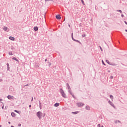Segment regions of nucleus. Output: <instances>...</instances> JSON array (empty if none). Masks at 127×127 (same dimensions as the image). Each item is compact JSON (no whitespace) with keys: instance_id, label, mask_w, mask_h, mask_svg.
<instances>
[{"instance_id":"nucleus-33","label":"nucleus","mask_w":127,"mask_h":127,"mask_svg":"<svg viewBox=\"0 0 127 127\" xmlns=\"http://www.w3.org/2000/svg\"><path fill=\"white\" fill-rule=\"evenodd\" d=\"M98 127H101V124H98Z\"/></svg>"},{"instance_id":"nucleus-32","label":"nucleus","mask_w":127,"mask_h":127,"mask_svg":"<svg viewBox=\"0 0 127 127\" xmlns=\"http://www.w3.org/2000/svg\"><path fill=\"white\" fill-rule=\"evenodd\" d=\"M110 78H111V79H114V76H111L110 77Z\"/></svg>"},{"instance_id":"nucleus-28","label":"nucleus","mask_w":127,"mask_h":127,"mask_svg":"<svg viewBox=\"0 0 127 127\" xmlns=\"http://www.w3.org/2000/svg\"><path fill=\"white\" fill-rule=\"evenodd\" d=\"M81 1L82 2V3H83V4H84V0H81Z\"/></svg>"},{"instance_id":"nucleus-43","label":"nucleus","mask_w":127,"mask_h":127,"mask_svg":"<svg viewBox=\"0 0 127 127\" xmlns=\"http://www.w3.org/2000/svg\"><path fill=\"white\" fill-rule=\"evenodd\" d=\"M45 62H46V61H47V59H46V60H45Z\"/></svg>"},{"instance_id":"nucleus-20","label":"nucleus","mask_w":127,"mask_h":127,"mask_svg":"<svg viewBox=\"0 0 127 127\" xmlns=\"http://www.w3.org/2000/svg\"><path fill=\"white\" fill-rule=\"evenodd\" d=\"M71 38L72 40H73L74 41V40H75V39H74V37H73V33H71Z\"/></svg>"},{"instance_id":"nucleus-21","label":"nucleus","mask_w":127,"mask_h":127,"mask_svg":"<svg viewBox=\"0 0 127 127\" xmlns=\"http://www.w3.org/2000/svg\"><path fill=\"white\" fill-rule=\"evenodd\" d=\"M117 11L120 12V13H123V11H122V10H117Z\"/></svg>"},{"instance_id":"nucleus-48","label":"nucleus","mask_w":127,"mask_h":127,"mask_svg":"<svg viewBox=\"0 0 127 127\" xmlns=\"http://www.w3.org/2000/svg\"><path fill=\"white\" fill-rule=\"evenodd\" d=\"M68 26L70 27V24H68Z\"/></svg>"},{"instance_id":"nucleus-3","label":"nucleus","mask_w":127,"mask_h":127,"mask_svg":"<svg viewBox=\"0 0 127 127\" xmlns=\"http://www.w3.org/2000/svg\"><path fill=\"white\" fill-rule=\"evenodd\" d=\"M37 116L39 118V120L42 118V112L39 111L37 113Z\"/></svg>"},{"instance_id":"nucleus-10","label":"nucleus","mask_w":127,"mask_h":127,"mask_svg":"<svg viewBox=\"0 0 127 127\" xmlns=\"http://www.w3.org/2000/svg\"><path fill=\"white\" fill-rule=\"evenodd\" d=\"M34 30L35 31H38V27H37V26L34 27Z\"/></svg>"},{"instance_id":"nucleus-19","label":"nucleus","mask_w":127,"mask_h":127,"mask_svg":"<svg viewBox=\"0 0 127 127\" xmlns=\"http://www.w3.org/2000/svg\"><path fill=\"white\" fill-rule=\"evenodd\" d=\"M110 65H112V66H116V64L115 63H110Z\"/></svg>"},{"instance_id":"nucleus-41","label":"nucleus","mask_w":127,"mask_h":127,"mask_svg":"<svg viewBox=\"0 0 127 127\" xmlns=\"http://www.w3.org/2000/svg\"><path fill=\"white\" fill-rule=\"evenodd\" d=\"M2 79H0V82H2Z\"/></svg>"},{"instance_id":"nucleus-6","label":"nucleus","mask_w":127,"mask_h":127,"mask_svg":"<svg viewBox=\"0 0 127 127\" xmlns=\"http://www.w3.org/2000/svg\"><path fill=\"white\" fill-rule=\"evenodd\" d=\"M56 18H57V19L60 20V19L61 18V16L60 14H58L56 16Z\"/></svg>"},{"instance_id":"nucleus-51","label":"nucleus","mask_w":127,"mask_h":127,"mask_svg":"<svg viewBox=\"0 0 127 127\" xmlns=\"http://www.w3.org/2000/svg\"><path fill=\"white\" fill-rule=\"evenodd\" d=\"M64 20H65V18L64 19Z\"/></svg>"},{"instance_id":"nucleus-11","label":"nucleus","mask_w":127,"mask_h":127,"mask_svg":"<svg viewBox=\"0 0 127 127\" xmlns=\"http://www.w3.org/2000/svg\"><path fill=\"white\" fill-rule=\"evenodd\" d=\"M54 107H56V108H57V107H59V103H56L54 104Z\"/></svg>"},{"instance_id":"nucleus-18","label":"nucleus","mask_w":127,"mask_h":127,"mask_svg":"<svg viewBox=\"0 0 127 127\" xmlns=\"http://www.w3.org/2000/svg\"><path fill=\"white\" fill-rule=\"evenodd\" d=\"M106 62H107V63H108V64H109V65H110L111 63H110V62L109 61V60H106Z\"/></svg>"},{"instance_id":"nucleus-22","label":"nucleus","mask_w":127,"mask_h":127,"mask_svg":"<svg viewBox=\"0 0 127 127\" xmlns=\"http://www.w3.org/2000/svg\"><path fill=\"white\" fill-rule=\"evenodd\" d=\"M110 98L111 99V100H113V99H114V96H113L112 95H110Z\"/></svg>"},{"instance_id":"nucleus-5","label":"nucleus","mask_w":127,"mask_h":127,"mask_svg":"<svg viewBox=\"0 0 127 127\" xmlns=\"http://www.w3.org/2000/svg\"><path fill=\"white\" fill-rule=\"evenodd\" d=\"M109 104H110V105H111V106H112V107H113V108H115V105H114V103H113V102H112V101H108Z\"/></svg>"},{"instance_id":"nucleus-15","label":"nucleus","mask_w":127,"mask_h":127,"mask_svg":"<svg viewBox=\"0 0 127 127\" xmlns=\"http://www.w3.org/2000/svg\"><path fill=\"white\" fill-rule=\"evenodd\" d=\"M86 110H87L88 111L90 110V106H86Z\"/></svg>"},{"instance_id":"nucleus-29","label":"nucleus","mask_w":127,"mask_h":127,"mask_svg":"<svg viewBox=\"0 0 127 127\" xmlns=\"http://www.w3.org/2000/svg\"><path fill=\"white\" fill-rule=\"evenodd\" d=\"M86 36V35L85 34H83L82 35V37H85Z\"/></svg>"},{"instance_id":"nucleus-23","label":"nucleus","mask_w":127,"mask_h":127,"mask_svg":"<svg viewBox=\"0 0 127 127\" xmlns=\"http://www.w3.org/2000/svg\"><path fill=\"white\" fill-rule=\"evenodd\" d=\"M8 54H9V55H13L12 52H9Z\"/></svg>"},{"instance_id":"nucleus-12","label":"nucleus","mask_w":127,"mask_h":127,"mask_svg":"<svg viewBox=\"0 0 127 127\" xmlns=\"http://www.w3.org/2000/svg\"><path fill=\"white\" fill-rule=\"evenodd\" d=\"M11 116L13 117L14 118V117H15V113H14V112H12L11 113Z\"/></svg>"},{"instance_id":"nucleus-36","label":"nucleus","mask_w":127,"mask_h":127,"mask_svg":"<svg viewBox=\"0 0 127 127\" xmlns=\"http://www.w3.org/2000/svg\"><path fill=\"white\" fill-rule=\"evenodd\" d=\"M26 86H29L28 84H27L26 85H24V87H26Z\"/></svg>"},{"instance_id":"nucleus-13","label":"nucleus","mask_w":127,"mask_h":127,"mask_svg":"<svg viewBox=\"0 0 127 127\" xmlns=\"http://www.w3.org/2000/svg\"><path fill=\"white\" fill-rule=\"evenodd\" d=\"M12 60H15V61H17V62H19L18 60L17 59H16V58H15V57L12 58Z\"/></svg>"},{"instance_id":"nucleus-27","label":"nucleus","mask_w":127,"mask_h":127,"mask_svg":"<svg viewBox=\"0 0 127 127\" xmlns=\"http://www.w3.org/2000/svg\"><path fill=\"white\" fill-rule=\"evenodd\" d=\"M45 0V1H52L53 0Z\"/></svg>"},{"instance_id":"nucleus-8","label":"nucleus","mask_w":127,"mask_h":127,"mask_svg":"<svg viewBox=\"0 0 127 127\" xmlns=\"http://www.w3.org/2000/svg\"><path fill=\"white\" fill-rule=\"evenodd\" d=\"M7 29H8V30H9V29L7 27L4 26V27H3V30L4 31H6V30H7Z\"/></svg>"},{"instance_id":"nucleus-7","label":"nucleus","mask_w":127,"mask_h":127,"mask_svg":"<svg viewBox=\"0 0 127 127\" xmlns=\"http://www.w3.org/2000/svg\"><path fill=\"white\" fill-rule=\"evenodd\" d=\"M9 39H10V40H12V41H14V40L15 39V38H14V37H13L10 36L9 37Z\"/></svg>"},{"instance_id":"nucleus-2","label":"nucleus","mask_w":127,"mask_h":127,"mask_svg":"<svg viewBox=\"0 0 127 127\" xmlns=\"http://www.w3.org/2000/svg\"><path fill=\"white\" fill-rule=\"evenodd\" d=\"M60 92L61 94L62 97H63V98H64V99H66L67 96L66 95V94H65L64 90H63L62 88L60 89Z\"/></svg>"},{"instance_id":"nucleus-24","label":"nucleus","mask_w":127,"mask_h":127,"mask_svg":"<svg viewBox=\"0 0 127 127\" xmlns=\"http://www.w3.org/2000/svg\"><path fill=\"white\" fill-rule=\"evenodd\" d=\"M116 124H117V123H121V121H120V120H116L115 122Z\"/></svg>"},{"instance_id":"nucleus-45","label":"nucleus","mask_w":127,"mask_h":127,"mask_svg":"<svg viewBox=\"0 0 127 127\" xmlns=\"http://www.w3.org/2000/svg\"><path fill=\"white\" fill-rule=\"evenodd\" d=\"M8 124H9V125H10V122H8Z\"/></svg>"},{"instance_id":"nucleus-1","label":"nucleus","mask_w":127,"mask_h":127,"mask_svg":"<svg viewBox=\"0 0 127 127\" xmlns=\"http://www.w3.org/2000/svg\"><path fill=\"white\" fill-rule=\"evenodd\" d=\"M66 87H67V89L68 90V93L73 97L74 99H76V97L74 96V94H73V92L71 91V87H70V85H69V83H66Z\"/></svg>"},{"instance_id":"nucleus-31","label":"nucleus","mask_w":127,"mask_h":127,"mask_svg":"<svg viewBox=\"0 0 127 127\" xmlns=\"http://www.w3.org/2000/svg\"><path fill=\"white\" fill-rule=\"evenodd\" d=\"M21 124H18V127H21Z\"/></svg>"},{"instance_id":"nucleus-39","label":"nucleus","mask_w":127,"mask_h":127,"mask_svg":"<svg viewBox=\"0 0 127 127\" xmlns=\"http://www.w3.org/2000/svg\"><path fill=\"white\" fill-rule=\"evenodd\" d=\"M32 101H33V97L32 98L31 102H32Z\"/></svg>"},{"instance_id":"nucleus-44","label":"nucleus","mask_w":127,"mask_h":127,"mask_svg":"<svg viewBox=\"0 0 127 127\" xmlns=\"http://www.w3.org/2000/svg\"><path fill=\"white\" fill-rule=\"evenodd\" d=\"M125 31H126V32H127V29H126V30H125Z\"/></svg>"},{"instance_id":"nucleus-4","label":"nucleus","mask_w":127,"mask_h":127,"mask_svg":"<svg viewBox=\"0 0 127 127\" xmlns=\"http://www.w3.org/2000/svg\"><path fill=\"white\" fill-rule=\"evenodd\" d=\"M84 103H77V106H78V107H83L84 106Z\"/></svg>"},{"instance_id":"nucleus-16","label":"nucleus","mask_w":127,"mask_h":127,"mask_svg":"<svg viewBox=\"0 0 127 127\" xmlns=\"http://www.w3.org/2000/svg\"><path fill=\"white\" fill-rule=\"evenodd\" d=\"M7 66V70L8 71L10 69V67H9V64L8 63H7L6 64Z\"/></svg>"},{"instance_id":"nucleus-40","label":"nucleus","mask_w":127,"mask_h":127,"mask_svg":"<svg viewBox=\"0 0 127 127\" xmlns=\"http://www.w3.org/2000/svg\"><path fill=\"white\" fill-rule=\"evenodd\" d=\"M40 109H41V105H39Z\"/></svg>"},{"instance_id":"nucleus-46","label":"nucleus","mask_w":127,"mask_h":127,"mask_svg":"<svg viewBox=\"0 0 127 127\" xmlns=\"http://www.w3.org/2000/svg\"><path fill=\"white\" fill-rule=\"evenodd\" d=\"M11 127H14V126H11Z\"/></svg>"},{"instance_id":"nucleus-26","label":"nucleus","mask_w":127,"mask_h":127,"mask_svg":"<svg viewBox=\"0 0 127 127\" xmlns=\"http://www.w3.org/2000/svg\"><path fill=\"white\" fill-rule=\"evenodd\" d=\"M14 112L15 113H17V114H19V111H17V110H14Z\"/></svg>"},{"instance_id":"nucleus-42","label":"nucleus","mask_w":127,"mask_h":127,"mask_svg":"<svg viewBox=\"0 0 127 127\" xmlns=\"http://www.w3.org/2000/svg\"><path fill=\"white\" fill-rule=\"evenodd\" d=\"M1 101H2V99H0V102Z\"/></svg>"},{"instance_id":"nucleus-17","label":"nucleus","mask_w":127,"mask_h":127,"mask_svg":"<svg viewBox=\"0 0 127 127\" xmlns=\"http://www.w3.org/2000/svg\"><path fill=\"white\" fill-rule=\"evenodd\" d=\"M74 41H75V42H78V43H80V44H81V42L79 41V40L75 39L74 40Z\"/></svg>"},{"instance_id":"nucleus-37","label":"nucleus","mask_w":127,"mask_h":127,"mask_svg":"<svg viewBox=\"0 0 127 127\" xmlns=\"http://www.w3.org/2000/svg\"><path fill=\"white\" fill-rule=\"evenodd\" d=\"M39 105H41V103L40 102V101H39Z\"/></svg>"},{"instance_id":"nucleus-47","label":"nucleus","mask_w":127,"mask_h":127,"mask_svg":"<svg viewBox=\"0 0 127 127\" xmlns=\"http://www.w3.org/2000/svg\"><path fill=\"white\" fill-rule=\"evenodd\" d=\"M3 108H4V107H3V106L2 107V109H3Z\"/></svg>"},{"instance_id":"nucleus-38","label":"nucleus","mask_w":127,"mask_h":127,"mask_svg":"<svg viewBox=\"0 0 127 127\" xmlns=\"http://www.w3.org/2000/svg\"><path fill=\"white\" fill-rule=\"evenodd\" d=\"M29 108L30 109V108H31V105H29Z\"/></svg>"},{"instance_id":"nucleus-14","label":"nucleus","mask_w":127,"mask_h":127,"mask_svg":"<svg viewBox=\"0 0 127 127\" xmlns=\"http://www.w3.org/2000/svg\"><path fill=\"white\" fill-rule=\"evenodd\" d=\"M79 113V111H76V112H71V114H74V115H77V114Z\"/></svg>"},{"instance_id":"nucleus-50","label":"nucleus","mask_w":127,"mask_h":127,"mask_svg":"<svg viewBox=\"0 0 127 127\" xmlns=\"http://www.w3.org/2000/svg\"><path fill=\"white\" fill-rule=\"evenodd\" d=\"M0 127H1V125H0Z\"/></svg>"},{"instance_id":"nucleus-35","label":"nucleus","mask_w":127,"mask_h":127,"mask_svg":"<svg viewBox=\"0 0 127 127\" xmlns=\"http://www.w3.org/2000/svg\"><path fill=\"white\" fill-rule=\"evenodd\" d=\"M125 23L127 24V22H126V21H124Z\"/></svg>"},{"instance_id":"nucleus-34","label":"nucleus","mask_w":127,"mask_h":127,"mask_svg":"<svg viewBox=\"0 0 127 127\" xmlns=\"http://www.w3.org/2000/svg\"><path fill=\"white\" fill-rule=\"evenodd\" d=\"M121 16H122V17H124V14H122L121 15Z\"/></svg>"},{"instance_id":"nucleus-25","label":"nucleus","mask_w":127,"mask_h":127,"mask_svg":"<svg viewBox=\"0 0 127 127\" xmlns=\"http://www.w3.org/2000/svg\"><path fill=\"white\" fill-rule=\"evenodd\" d=\"M102 64H103V65H106V64H105V62H104V61H103V60L102 61Z\"/></svg>"},{"instance_id":"nucleus-49","label":"nucleus","mask_w":127,"mask_h":127,"mask_svg":"<svg viewBox=\"0 0 127 127\" xmlns=\"http://www.w3.org/2000/svg\"><path fill=\"white\" fill-rule=\"evenodd\" d=\"M101 127H104V126H102Z\"/></svg>"},{"instance_id":"nucleus-30","label":"nucleus","mask_w":127,"mask_h":127,"mask_svg":"<svg viewBox=\"0 0 127 127\" xmlns=\"http://www.w3.org/2000/svg\"><path fill=\"white\" fill-rule=\"evenodd\" d=\"M99 47L100 48L101 51H103V49L102 48V47L100 46Z\"/></svg>"},{"instance_id":"nucleus-9","label":"nucleus","mask_w":127,"mask_h":127,"mask_svg":"<svg viewBox=\"0 0 127 127\" xmlns=\"http://www.w3.org/2000/svg\"><path fill=\"white\" fill-rule=\"evenodd\" d=\"M7 98L8 99V100H10V99H13V96H12L11 95H8Z\"/></svg>"}]
</instances>
